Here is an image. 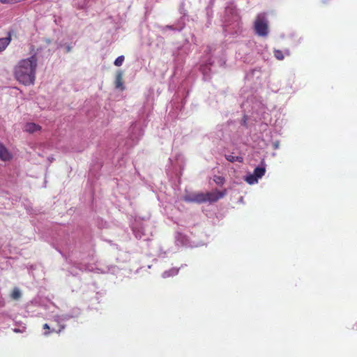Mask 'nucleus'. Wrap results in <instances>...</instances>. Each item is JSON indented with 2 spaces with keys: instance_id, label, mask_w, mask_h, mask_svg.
Instances as JSON below:
<instances>
[{
  "instance_id": "obj_14",
  "label": "nucleus",
  "mask_w": 357,
  "mask_h": 357,
  "mask_svg": "<svg viewBox=\"0 0 357 357\" xmlns=\"http://www.w3.org/2000/svg\"><path fill=\"white\" fill-rule=\"evenodd\" d=\"M213 181L219 185H222L225 183L224 177L221 176H215L213 178Z\"/></svg>"
},
{
  "instance_id": "obj_8",
  "label": "nucleus",
  "mask_w": 357,
  "mask_h": 357,
  "mask_svg": "<svg viewBox=\"0 0 357 357\" xmlns=\"http://www.w3.org/2000/svg\"><path fill=\"white\" fill-rule=\"evenodd\" d=\"M11 41L10 36L0 38V52L3 51Z\"/></svg>"
},
{
  "instance_id": "obj_3",
  "label": "nucleus",
  "mask_w": 357,
  "mask_h": 357,
  "mask_svg": "<svg viewBox=\"0 0 357 357\" xmlns=\"http://www.w3.org/2000/svg\"><path fill=\"white\" fill-rule=\"evenodd\" d=\"M227 194V190L219 191L218 190L204 193L206 202L213 203L223 198Z\"/></svg>"
},
{
  "instance_id": "obj_2",
  "label": "nucleus",
  "mask_w": 357,
  "mask_h": 357,
  "mask_svg": "<svg viewBox=\"0 0 357 357\" xmlns=\"http://www.w3.org/2000/svg\"><path fill=\"white\" fill-rule=\"evenodd\" d=\"M254 29L256 34L266 37L268 34V21L265 13H259L254 22Z\"/></svg>"
},
{
  "instance_id": "obj_10",
  "label": "nucleus",
  "mask_w": 357,
  "mask_h": 357,
  "mask_svg": "<svg viewBox=\"0 0 357 357\" xmlns=\"http://www.w3.org/2000/svg\"><path fill=\"white\" fill-rule=\"evenodd\" d=\"M43 328L47 330L46 332H45V335H48L51 332H56L58 333H61V331L64 328V326H61V328L58 331H55L54 329L50 331L49 325L47 324H43Z\"/></svg>"
},
{
  "instance_id": "obj_11",
  "label": "nucleus",
  "mask_w": 357,
  "mask_h": 357,
  "mask_svg": "<svg viewBox=\"0 0 357 357\" xmlns=\"http://www.w3.org/2000/svg\"><path fill=\"white\" fill-rule=\"evenodd\" d=\"M245 180L248 183L252 185L257 183L258 178L254 175V174H252L247 176Z\"/></svg>"
},
{
  "instance_id": "obj_9",
  "label": "nucleus",
  "mask_w": 357,
  "mask_h": 357,
  "mask_svg": "<svg viewBox=\"0 0 357 357\" xmlns=\"http://www.w3.org/2000/svg\"><path fill=\"white\" fill-rule=\"evenodd\" d=\"M266 173V168L264 167H257L254 170V175L259 179L261 178Z\"/></svg>"
},
{
  "instance_id": "obj_5",
  "label": "nucleus",
  "mask_w": 357,
  "mask_h": 357,
  "mask_svg": "<svg viewBox=\"0 0 357 357\" xmlns=\"http://www.w3.org/2000/svg\"><path fill=\"white\" fill-rule=\"evenodd\" d=\"M12 158V154L3 144L0 143V160L6 162L10 160Z\"/></svg>"
},
{
  "instance_id": "obj_13",
  "label": "nucleus",
  "mask_w": 357,
  "mask_h": 357,
  "mask_svg": "<svg viewBox=\"0 0 357 357\" xmlns=\"http://www.w3.org/2000/svg\"><path fill=\"white\" fill-rule=\"evenodd\" d=\"M274 56L280 61H282L284 59V56L283 54V52L280 50H275L273 51Z\"/></svg>"
},
{
  "instance_id": "obj_18",
  "label": "nucleus",
  "mask_w": 357,
  "mask_h": 357,
  "mask_svg": "<svg viewBox=\"0 0 357 357\" xmlns=\"http://www.w3.org/2000/svg\"><path fill=\"white\" fill-rule=\"evenodd\" d=\"M13 331L15 333H21L22 332V331L20 329H17V328H15Z\"/></svg>"
},
{
  "instance_id": "obj_16",
  "label": "nucleus",
  "mask_w": 357,
  "mask_h": 357,
  "mask_svg": "<svg viewBox=\"0 0 357 357\" xmlns=\"http://www.w3.org/2000/svg\"><path fill=\"white\" fill-rule=\"evenodd\" d=\"M1 3H9V4H13V3H18V2H20L22 1V0H0Z\"/></svg>"
},
{
  "instance_id": "obj_7",
  "label": "nucleus",
  "mask_w": 357,
  "mask_h": 357,
  "mask_svg": "<svg viewBox=\"0 0 357 357\" xmlns=\"http://www.w3.org/2000/svg\"><path fill=\"white\" fill-rule=\"evenodd\" d=\"M41 129V127L34 123H27L24 126V131L29 133H33Z\"/></svg>"
},
{
  "instance_id": "obj_15",
  "label": "nucleus",
  "mask_w": 357,
  "mask_h": 357,
  "mask_svg": "<svg viewBox=\"0 0 357 357\" xmlns=\"http://www.w3.org/2000/svg\"><path fill=\"white\" fill-rule=\"evenodd\" d=\"M124 59H125L124 56H123V55L119 56H118V57L115 59V61H114V64L116 66H121L123 64V61H124Z\"/></svg>"
},
{
  "instance_id": "obj_4",
  "label": "nucleus",
  "mask_w": 357,
  "mask_h": 357,
  "mask_svg": "<svg viewBox=\"0 0 357 357\" xmlns=\"http://www.w3.org/2000/svg\"><path fill=\"white\" fill-rule=\"evenodd\" d=\"M183 200L188 203L202 204L206 203V199L204 192H193L185 195L183 197Z\"/></svg>"
},
{
  "instance_id": "obj_6",
  "label": "nucleus",
  "mask_w": 357,
  "mask_h": 357,
  "mask_svg": "<svg viewBox=\"0 0 357 357\" xmlns=\"http://www.w3.org/2000/svg\"><path fill=\"white\" fill-rule=\"evenodd\" d=\"M114 83L116 89L124 90L125 87L123 82V72L121 70H118L116 72Z\"/></svg>"
},
{
  "instance_id": "obj_1",
  "label": "nucleus",
  "mask_w": 357,
  "mask_h": 357,
  "mask_svg": "<svg viewBox=\"0 0 357 357\" xmlns=\"http://www.w3.org/2000/svg\"><path fill=\"white\" fill-rule=\"evenodd\" d=\"M37 67L38 57L36 54L27 59H21L14 68L15 78L25 86L33 84Z\"/></svg>"
},
{
  "instance_id": "obj_12",
  "label": "nucleus",
  "mask_w": 357,
  "mask_h": 357,
  "mask_svg": "<svg viewBox=\"0 0 357 357\" xmlns=\"http://www.w3.org/2000/svg\"><path fill=\"white\" fill-rule=\"evenodd\" d=\"M10 296L13 300H18L21 297V292L17 288H15L13 290Z\"/></svg>"
},
{
  "instance_id": "obj_17",
  "label": "nucleus",
  "mask_w": 357,
  "mask_h": 357,
  "mask_svg": "<svg viewBox=\"0 0 357 357\" xmlns=\"http://www.w3.org/2000/svg\"><path fill=\"white\" fill-rule=\"evenodd\" d=\"M226 158L228 161L234 162L238 159V157H234L231 155H226Z\"/></svg>"
}]
</instances>
